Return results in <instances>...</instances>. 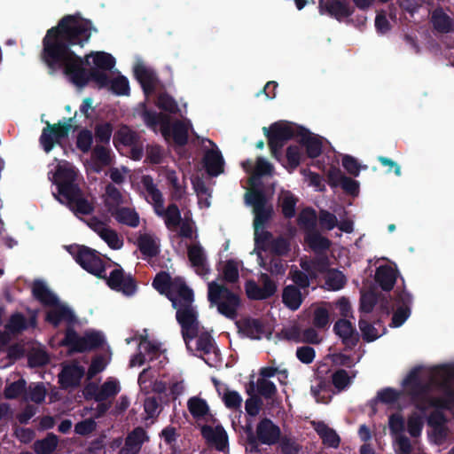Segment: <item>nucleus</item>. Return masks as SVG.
Segmentation results:
<instances>
[{
  "label": "nucleus",
  "mask_w": 454,
  "mask_h": 454,
  "mask_svg": "<svg viewBox=\"0 0 454 454\" xmlns=\"http://www.w3.org/2000/svg\"><path fill=\"white\" fill-rule=\"evenodd\" d=\"M174 278H171L168 272L160 271L156 274L152 285L160 294L167 296L169 293Z\"/></svg>",
  "instance_id": "47"
},
{
  "label": "nucleus",
  "mask_w": 454,
  "mask_h": 454,
  "mask_svg": "<svg viewBox=\"0 0 454 454\" xmlns=\"http://www.w3.org/2000/svg\"><path fill=\"white\" fill-rule=\"evenodd\" d=\"M176 318L181 326L182 336L185 342H188L199 334L198 314L192 306V303L178 306Z\"/></svg>",
  "instance_id": "9"
},
{
  "label": "nucleus",
  "mask_w": 454,
  "mask_h": 454,
  "mask_svg": "<svg viewBox=\"0 0 454 454\" xmlns=\"http://www.w3.org/2000/svg\"><path fill=\"white\" fill-rule=\"evenodd\" d=\"M32 294L43 306L54 305L59 300L42 280L34 281Z\"/></svg>",
  "instance_id": "31"
},
{
  "label": "nucleus",
  "mask_w": 454,
  "mask_h": 454,
  "mask_svg": "<svg viewBox=\"0 0 454 454\" xmlns=\"http://www.w3.org/2000/svg\"><path fill=\"white\" fill-rule=\"evenodd\" d=\"M120 391L119 384L114 380H106L95 394L94 399L97 402H104L110 397L115 396Z\"/></svg>",
  "instance_id": "50"
},
{
  "label": "nucleus",
  "mask_w": 454,
  "mask_h": 454,
  "mask_svg": "<svg viewBox=\"0 0 454 454\" xmlns=\"http://www.w3.org/2000/svg\"><path fill=\"white\" fill-rule=\"evenodd\" d=\"M174 144L177 146H184L188 143V128L181 121H176L172 124L169 123V135Z\"/></svg>",
  "instance_id": "42"
},
{
  "label": "nucleus",
  "mask_w": 454,
  "mask_h": 454,
  "mask_svg": "<svg viewBox=\"0 0 454 454\" xmlns=\"http://www.w3.org/2000/svg\"><path fill=\"white\" fill-rule=\"evenodd\" d=\"M246 203L253 207L254 229H264L266 223L271 219L273 207L267 206V197L262 190L253 189L245 194Z\"/></svg>",
  "instance_id": "7"
},
{
  "label": "nucleus",
  "mask_w": 454,
  "mask_h": 454,
  "mask_svg": "<svg viewBox=\"0 0 454 454\" xmlns=\"http://www.w3.org/2000/svg\"><path fill=\"white\" fill-rule=\"evenodd\" d=\"M166 297L172 302L173 308L192 303L194 301L192 289L186 285L184 279L181 277L174 278L169 293Z\"/></svg>",
  "instance_id": "13"
},
{
  "label": "nucleus",
  "mask_w": 454,
  "mask_h": 454,
  "mask_svg": "<svg viewBox=\"0 0 454 454\" xmlns=\"http://www.w3.org/2000/svg\"><path fill=\"white\" fill-rule=\"evenodd\" d=\"M269 250L276 256L286 255L290 250V243L287 239L278 236L271 239Z\"/></svg>",
  "instance_id": "60"
},
{
  "label": "nucleus",
  "mask_w": 454,
  "mask_h": 454,
  "mask_svg": "<svg viewBox=\"0 0 454 454\" xmlns=\"http://www.w3.org/2000/svg\"><path fill=\"white\" fill-rule=\"evenodd\" d=\"M388 427L394 436L402 435L405 430V421L400 413H393L388 417Z\"/></svg>",
  "instance_id": "64"
},
{
  "label": "nucleus",
  "mask_w": 454,
  "mask_h": 454,
  "mask_svg": "<svg viewBox=\"0 0 454 454\" xmlns=\"http://www.w3.org/2000/svg\"><path fill=\"white\" fill-rule=\"evenodd\" d=\"M109 214L121 224L127 225L131 228H136L139 225V215L134 208L120 207Z\"/></svg>",
  "instance_id": "30"
},
{
  "label": "nucleus",
  "mask_w": 454,
  "mask_h": 454,
  "mask_svg": "<svg viewBox=\"0 0 454 454\" xmlns=\"http://www.w3.org/2000/svg\"><path fill=\"white\" fill-rule=\"evenodd\" d=\"M27 382L24 379H20L9 385L4 388V396L6 399H16L22 394L26 393Z\"/></svg>",
  "instance_id": "57"
},
{
  "label": "nucleus",
  "mask_w": 454,
  "mask_h": 454,
  "mask_svg": "<svg viewBox=\"0 0 454 454\" xmlns=\"http://www.w3.org/2000/svg\"><path fill=\"white\" fill-rule=\"evenodd\" d=\"M261 287L254 280L249 279L245 284V290L248 299L253 301H263L270 298L277 292L276 283L267 273H261Z\"/></svg>",
  "instance_id": "12"
},
{
  "label": "nucleus",
  "mask_w": 454,
  "mask_h": 454,
  "mask_svg": "<svg viewBox=\"0 0 454 454\" xmlns=\"http://www.w3.org/2000/svg\"><path fill=\"white\" fill-rule=\"evenodd\" d=\"M258 258L261 260L260 266L271 275L283 276L286 273V264L279 256H273L269 262L263 260L261 254H258Z\"/></svg>",
  "instance_id": "44"
},
{
  "label": "nucleus",
  "mask_w": 454,
  "mask_h": 454,
  "mask_svg": "<svg viewBox=\"0 0 454 454\" xmlns=\"http://www.w3.org/2000/svg\"><path fill=\"white\" fill-rule=\"evenodd\" d=\"M105 342L104 336L99 332L85 333L80 336L74 326H67L65 336L60 340V346L66 347L70 353H84L102 347Z\"/></svg>",
  "instance_id": "5"
},
{
  "label": "nucleus",
  "mask_w": 454,
  "mask_h": 454,
  "mask_svg": "<svg viewBox=\"0 0 454 454\" xmlns=\"http://www.w3.org/2000/svg\"><path fill=\"white\" fill-rule=\"evenodd\" d=\"M421 367H414L403 380L404 394L416 410L425 414L429 407L451 411L454 408V367L442 365L429 380H423Z\"/></svg>",
  "instance_id": "2"
},
{
  "label": "nucleus",
  "mask_w": 454,
  "mask_h": 454,
  "mask_svg": "<svg viewBox=\"0 0 454 454\" xmlns=\"http://www.w3.org/2000/svg\"><path fill=\"white\" fill-rule=\"evenodd\" d=\"M236 325L239 333L250 339L259 340L264 333V325L258 318L246 317L237 321Z\"/></svg>",
  "instance_id": "24"
},
{
  "label": "nucleus",
  "mask_w": 454,
  "mask_h": 454,
  "mask_svg": "<svg viewBox=\"0 0 454 454\" xmlns=\"http://www.w3.org/2000/svg\"><path fill=\"white\" fill-rule=\"evenodd\" d=\"M105 207L108 213L121 207L124 203L123 196L120 190L112 184L106 186Z\"/></svg>",
  "instance_id": "39"
},
{
  "label": "nucleus",
  "mask_w": 454,
  "mask_h": 454,
  "mask_svg": "<svg viewBox=\"0 0 454 454\" xmlns=\"http://www.w3.org/2000/svg\"><path fill=\"white\" fill-rule=\"evenodd\" d=\"M94 136L90 129L81 128L77 130L75 146L82 153H88L92 149Z\"/></svg>",
  "instance_id": "43"
},
{
  "label": "nucleus",
  "mask_w": 454,
  "mask_h": 454,
  "mask_svg": "<svg viewBox=\"0 0 454 454\" xmlns=\"http://www.w3.org/2000/svg\"><path fill=\"white\" fill-rule=\"evenodd\" d=\"M431 23L434 29L442 34H447L453 28L450 17L446 14L441 7L433 11L431 15Z\"/></svg>",
  "instance_id": "34"
},
{
  "label": "nucleus",
  "mask_w": 454,
  "mask_h": 454,
  "mask_svg": "<svg viewBox=\"0 0 454 454\" xmlns=\"http://www.w3.org/2000/svg\"><path fill=\"white\" fill-rule=\"evenodd\" d=\"M323 10H325L331 17L338 21L349 18L354 12V8L346 0H319V11L321 13Z\"/></svg>",
  "instance_id": "18"
},
{
  "label": "nucleus",
  "mask_w": 454,
  "mask_h": 454,
  "mask_svg": "<svg viewBox=\"0 0 454 454\" xmlns=\"http://www.w3.org/2000/svg\"><path fill=\"white\" fill-rule=\"evenodd\" d=\"M273 235L270 231L264 229H254V245L256 249L268 251Z\"/></svg>",
  "instance_id": "58"
},
{
  "label": "nucleus",
  "mask_w": 454,
  "mask_h": 454,
  "mask_svg": "<svg viewBox=\"0 0 454 454\" xmlns=\"http://www.w3.org/2000/svg\"><path fill=\"white\" fill-rule=\"evenodd\" d=\"M46 393V388L43 382L31 383L27 390L26 389V398L37 404H41L44 402Z\"/></svg>",
  "instance_id": "55"
},
{
  "label": "nucleus",
  "mask_w": 454,
  "mask_h": 454,
  "mask_svg": "<svg viewBox=\"0 0 454 454\" xmlns=\"http://www.w3.org/2000/svg\"><path fill=\"white\" fill-rule=\"evenodd\" d=\"M207 299L210 304L215 305L218 312L225 317L234 320L238 317V310L241 305L240 297L227 286L219 285L215 281L210 282Z\"/></svg>",
  "instance_id": "4"
},
{
  "label": "nucleus",
  "mask_w": 454,
  "mask_h": 454,
  "mask_svg": "<svg viewBox=\"0 0 454 454\" xmlns=\"http://www.w3.org/2000/svg\"><path fill=\"white\" fill-rule=\"evenodd\" d=\"M298 127L291 122L277 121L269 128L264 127L262 129L264 135L268 138L271 155L275 159H279L281 150L287 141L298 137Z\"/></svg>",
  "instance_id": "6"
},
{
  "label": "nucleus",
  "mask_w": 454,
  "mask_h": 454,
  "mask_svg": "<svg viewBox=\"0 0 454 454\" xmlns=\"http://www.w3.org/2000/svg\"><path fill=\"white\" fill-rule=\"evenodd\" d=\"M156 215L164 217L165 224L169 230L179 226L183 221L180 209L176 203H170L166 209H157Z\"/></svg>",
  "instance_id": "33"
},
{
  "label": "nucleus",
  "mask_w": 454,
  "mask_h": 454,
  "mask_svg": "<svg viewBox=\"0 0 454 454\" xmlns=\"http://www.w3.org/2000/svg\"><path fill=\"white\" fill-rule=\"evenodd\" d=\"M333 332L338 335L347 350L353 349L359 341V334L351 324L346 318H340L333 325Z\"/></svg>",
  "instance_id": "17"
},
{
  "label": "nucleus",
  "mask_w": 454,
  "mask_h": 454,
  "mask_svg": "<svg viewBox=\"0 0 454 454\" xmlns=\"http://www.w3.org/2000/svg\"><path fill=\"white\" fill-rule=\"evenodd\" d=\"M141 182L143 187L151 197L154 211L156 212L157 209L159 211L164 206V200L161 192L157 188L156 184L153 183V177L149 175L143 176Z\"/></svg>",
  "instance_id": "36"
},
{
  "label": "nucleus",
  "mask_w": 454,
  "mask_h": 454,
  "mask_svg": "<svg viewBox=\"0 0 454 454\" xmlns=\"http://www.w3.org/2000/svg\"><path fill=\"white\" fill-rule=\"evenodd\" d=\"M297 223L306 234L313 232L317 228L316 210L309 207L303 208L298 215Z\"/></svg>",
  "instance_id": "41"
},
{
  "label": "nucleus",
  "mask_w": 454,
  "mask_h": 454,
  "mask_svg": "<svg viewBox=\"0 0 454 454\" xmlns=\"http://www.w3.org/2000/svg\"><path fill=\"white\" fill-rule=\"evenodd\" d=\"M358 326L362 333L364 340L367 342H372L380 337L378 330L374 327L372 324H371L366 319L360 318L358 322Z\"/></svg>",
  "instance_id": "62"
},
{
  "label": "nucleus",
  "mask_w": 454,
  "mask_h": 454,
  "mask_svg": "<svg viewBox=\"0 0 454 454\" xmlns=\"http://www.w3.org/2000/svg\"><path fill=\"white\" fill-rule=\"evenodd\" d=\"M305 240L309 247L316 253L326 251L331 246L329 239L322 236L317 231L306 234Z\"/></svg>",
  "instance_id": "45"
},
{
  "label": "nucleus",
  "mask_w": 454,
  "mask_h": 454,
  "mask_svg": "<svg viewBox=\"0 0 454 454\" xmlns=\"http://www.w3.org/2000/svg\"><path fill=\"white\" fill-rule=\"evenodd\" d=\"M85 374L84 368L77 363L65 365L59 374V383L63 389L76 387Z\"/></svg>",
  "instance_id": "19"
},
{
  "label": "nucleus",
  "mask_w": 454,
  "mask_h": 454,
  "mask_svg": "<svg viewBox=\"0 0 454 454\" xmlns=\"http://www.w3.org/2000/svg\"><path fill=\"white\" fill-rule=\"evenodd\" d=\"M298 199L290 191H282L278 197L281 213L286 219H292L296 214Z\"/></svg>",
  "instance_id": "35"
},
{
  "label": "nucleus",
  "mask_w": 454,
  "mask_h": 454,
  "mask_svg": "<svg viewBox=\"0 0 454 454\" xmlns=\"http://www.w3.org/2000/svg\"><path fill=\"white\" fill-rule=\"evenodd\" d=\"M188 410L195 419L205 417L209 412V407L206 400L200 397H191L187 403Z\"/></svg>",
  "instance_id": "48"
},
{
  "label": "nucleus",
  "mask_w": 454,
  "mask_h": 454,
  "mask_svg": "<svg viewBox=\"0 0 454 454\" xmlns=\"http://www.w3.org/2000/svg\"><path fill=\"white\" fill-rule=\"evenodd\" d=\"M379 301V294L373 291L362 294L359 309L364 313H371Z\"/></svg>",
  "instance_id": "61"
},
{
  "label": "nucleus",
  "mask_w": 454,
  "mask_h": 454,
  "mask_svg": "<svg viewBox=\"0 0 454 454\" xmlns=\"http://www.w3.org/2000/svg\"><path fill=\"white\" fill-rule=\"evenodd\" d=\"M148 440L146 431L142 427H135L128 434L125 439V445L133 450H139L143 443Z\"/></svg>",
  "instance_id": "46"
},
{
  "label": "nucleus",
  "mask_w": 454,
  "mask_h": 454,
  "mask_svg": "<svg viewBox=\"0 0 454 454\" xmlns=\"http://www.w3.org/2000/svg\"><path fill=\"white\" fill-rule=\"evenodd\" d=\"M298 142L305 147L308 157L314 159L322 153V142L318 137L303 127H298Z\"/></svg>",
  "instance_id": "21"
},
{
  "label": "nucleus",
  "mask_w": 454,
  "mask_h": 454,
  "mask_svg": "<svg viewBox=\"0 0 454 454\" xmlns=\"http://www.w3.org/2000/svg\"><path fill=\"white\" fill-rule=\"evenodd\" d=\"M114 127L108 122L96 124L94 128L95 139L97 143L108 145L113 135Z\"/></svg>",
  "instance_id": "52"
},
{
  "label": "nucleus",
  "mask_w": 454,
  "mask_h": 454,
  "mask_svg": "<svg viewBox=\"0 0 454 454\" xmlns=\"http://www.w3.org/2000/svg\"><path fill=\"white\" fill-rule=\"evenodd\" d=\"M253 392L254 383H251L250 389L247 390V394L251 396L246 400L245 410L249 416L255 417L259 414L263 403L260 396L252 395Z\"/></svg>",
  "instance_id": "56"
},
{
  "label": "nucleus",
  "mask_w": 454,
  "mask_h": 454,
  "mask_svg": "<svg viewBox=\"0 0 454 454\" xmlns=\"http://www.w3.org/2000/svg\"><path fill=\"white\" fill-rule=\"evenodd\" d=\"M424 427L423 415L412 412L407 419V431L411 437L417 438L420 436Z\"/></svg>",
  "instance_id": "54"
},
{
  "label": "nucleus",
  "mask_w": 454,
  "mask_h": 454,
  "mask_svg": "<svg viewBox=\"0 0 454 454\" xmlns=\"http://www.w3.org/2000/svg\"><path fill=\"white\" fill-rule=\"evenodd\" d=\"M98 29L90 20L82 18L80 12L63 16L58 24L46 31L43 38L41 59L53 74L62 69L71 82L83 88L90 81L99 88H106L110 78L106 73L115 66V59L107 52L96 51L84 58L77 55L72 48H82Z\"/></svg>",
  "instance_id": "1"
},
{
  "label": "nucleus",
  "mask_w": 454,
  "mask_h": 454,
  "mask_svg": "<svg viewBox=\"0 0 454 454\" xmlns=\"http://www.w3.org/2000/svg\"><path fill=\"white\" fill-rule=\"evenodd\" d=\"M137 246L145 257L153 258L160 254V245L152 234H140L137 239Z\"/></svg>",
  "instance_id": "32"
},
{
  "label": "nucleus",
  "mask_w": 454,
  "mask_h": 454,
  "mask_svg": "<svg viewBox=\"0 0 454 454\" xmlns=\"http://www.w3.org/2000/svg\"><path fill=\"white\" fill-rule=\"evenodd\" d=\"M302 295L301 290L294 286L289 285L284 287L282 293V301L290 309L296 310L302 303Z\"/></svg>",
  "instance_id": "38"
},
{
  "label": "nucleus",
  "mask_w": 454,
  "mask_h": 454,
  "mask_svg": "<svg viewBox=\"0 0 454 454\" xmlns=\"http://www.w3.org/2000/svg\"><path fill=\"white\" fill-rule=\"evenodd\" d=\"M110 89L113 93L118 96H128L130 91L129 80L123 76L119 75L116 78L110 79Z\"/></svg>",
  "instance_id": "59"
},
{
  "label": "nucleus",
  "mask_w": 454,
  "mask_h": 454,
  "mask_svg": "<svg viewBox=\"0 0 454 454\" xmlns=\"http://www.w3.org/2000/svg\"><path fill=\"white\" fill-rule=\"evenodd\" d=\"M77 174L69 165H58L53 175V184L57 186L58 194H53L61 204L66 205L75 215H91L95 207L89 200L76 183Z\"/></svg>",
  "instance_id": "3"
},
{
  "label": "nucleus",
  "mask_w": 454,
  "mask_h": 454,
  "mask_svg": "<svg viewBox=\"0 0 454 454\" xmlns=\"http://www.w3.org/2000/svg\"><path fill=\"white\" fill-rule=\"evenodd\" d=\"M256 437L259 442L266 445H274L281 437V430L270 419H262L256 427Z\"/></svg>",
  "instance_id": "16"
},
{
  "label": "nucleus",
  "mask_w": 454,
  "mask_h": 454,
  "mask_svg": "<svg viewBox=\"0 0 454 454\" xmlns=\"http://www.w3.org/2000/svg\"><path fill=\"white\" fill-rule=\"evenodd\" d=\"M117 266L110 272L109 277L106 276V284L114 291L132 296L137 290L136 279L131 274H126L120 265Z\"/></svg>",
  "instance_id": "10"
},
{
  "label": "nucleus",
  "mask_w": 454,
  "mask_h": 454,
  "mask_svg": "<svg viewBox=\"0 0 454 454\" xmlns=\"http://www.w3.org/2000/svg\"><path fill=\"white\" fill-rule=\"evenodd\" d=\"M47 126L43 129L39 141L46 153L51 152L55 144L60 145L61 140L68 137L70 132L69 124L58 123L51 124L46 121Z\"/></svg>",
  "instance_id": "11"
},
{
  "label": "nucleus",
  "mask_w": 454,
  "mask_h": 454,
  "mask_svg": "<svg viewBox=\"0 0 454 454\" xmlns=\"http://www.w3.org/2000/svg\"><path fill=\"white\" fill-rule=\"evenodd\" d=\"M134 75L140 83L145 95L154 92L159 82L155 72L143 64H137L134 67Z\"/></svg>",
  "instance_id": "22"
},
{
  "label": "nucleus",
  "mask_w": 454,
  "mask_h": 454,
  "mask_svg": "<svg viewBox=\"0 0 454 454\" xmlns=\"http://www.w3.org/2000/svg\"><path fill=\"white\" fill-rule=\"evenodd\" d=\"M27 320L20 312L13 313L5 325V329L12 334L20 333L27 330Z\"/></svg>",
  "instance_id": "49"
},
{
  "label": "nucleus",
  "mask_w": 454,
  "mask_h": 454,
  "mask_svg": "<svg viewBox=\"0 0 454 454\" xmlns=\"http://www.w3.org/2000/svg\"><path fill=\"white\" fill-rule=\"evenodd\" d=\"M187 255L192 265L196 268L197 274L204 276L209 273L206 255L200 245L190 246Z\"/></svg>",
  "instance_id": "28"
},
{
  "label": "nucleus",
  "mask_w": 454,
  "mask_h": 454,
  "mask_svg": "<svg viewBox=\"0 0 454 454\" xmlns=\"http://www.w3.org/2000/svg\"><path fill=\"white\" fill-rule=\"evenodd\" d=\"M200 432L207 442L215 446L218 451H224L228 449V435L222 426L218 425L215 427H212L211 426L204 425Z\"/></svg>",
  "instance_id": "20"
},
{
  "label": "nucleus",
  "mask_w": 454,
  "mask_h": 454,
  "mask_svg": "<svg viewBox=\"0 0 454 454\" xmlns=\"http://www.w3.org/2000/svg\"><path fill=\"white\" fill-rule=\"evenodd\" d=\"M139 137L137 132L130 129L127 125H122L114 136V145L118 149L120 145L124 146L137 145Z\"/></svg>",
  "instance_id": "37"
},
{
  "label": "nucleus",
  "mask_w": 454,
  "mask_h": 454,
  "mask_svg": "<svg viewBox=\"0 0 454 454\" xmlns=\"http://www.w3.org/2000/svg\"><path fill=\"white\" fill-rule=\"evenodd\" d=\"M90 226L99 234L100 238L106 242L112 249H120L122 246V241L119 239L117 232L114 230L103 227V223L97 218L91 219Z\"/></svg>",
  "instance_id": "29"
},
{
  "label": "nucleus",
  "mask_w": 454,
  "mask_h": 454,
  "mask_svg": "<svg viewBox=\"0 0 454 454\" xmlns=\"http://www.w3.org/2000/svg\"><path fill=\"white\" fill-rule=\"evenodd\" d=\"M312 426L324 445L331 448L339 447L340 437L334 429L329 427L324 421H313Z\"/></svg>",
  "instance_id": "27"
},
{
  "label": "nucleus",
  "mask_w": 454,
  "mask_h": 454,
  "mask_svg": "<svg viewBox=\"0 0 454 454\" xmlns=\"http://www.w3.org/2000/svg\"><path fill=\"white\" fill-rule=\"evenodd\" d=\"M440 409L433 411L427 417V425L434 428L437 433L443 431V426L447 422V419L444 413Z\"/></svg>",
  "instance_id": "63"
},
{
  "label": "nucleus",
  "mask_w": 454,
  "mask_h": 454,
  "mask_svg": "<svg viewBox=\"0 0 454 454\" xmlns=\"http://www.w3.org/2000/svg\"><path fill=\"white\" fill-rule=\"evenodd\" d=\"M50 307L52 308L46 312L44 320L53 327H58L61 322H66L68 326H73L76 323L74 311L68 306L60 303L59 300Z\"/></svg>",
  "instance_id": "14"
},
{
  "label": "nucleus",
  "mask_w": 454,
  "mask_h": 454,
  "mask_svg": "<svg viewBox=\"0 0 454 454\" xmlns=\"http://www.w3.org/2000/svg\"><path fill=\"white\" fill-rule=\"evenodd\" d=\"M395 302L397 309L393 314L390 326L400 327L411 315L412 296L405 290L395 291Z\"/></svg>",
  "instance_id": "15"
},
{
  "label": "nucleus",
  "mask_w": 454,
  "mask_h": 454,
  "mask_svg": "<svg viewBox=\"0 0 454 454\" xmlns=\"http://www.w3.org/2000/svg\"><path fill=\"white\" fill-rule=\"evenodd\" d=\"M70 254L84 270L98 278H106V264L97 250L81 245L77 246L75 253L70 251Z\"/></svg>",
  "instance_id": "8"
},
{
  "label": "nucleus",
  "mask_w": 454,
  "mask_h": 454,
  "mask_svg": "<svg viewBox=\"0 0 454 454\" xmlns=\"http://www.w3.org/2000/svg\"><path fill=\"white\" fill-rule=\"evenodd\" d=\"M346 277L339 270L331 269L325 277V285L329 290L338 291L346 285Z\"/></svg>",
  "instance_id": "51"
},
{
  "label": "nucleus",
  "mask_w": 454,
  "mask_h": 454,
  "mask_svg": "<svg viewBox=\"0 0 454 454\" xmlns=\"http://www.w3.org/2000/svg\"><path fill=\"white\" fill-rule=\"evenodd\" d=\"M397 278V270L389 265H381L376 269L375 281L383 291L393 289Z\"/></svg>",
  "instance_id": "26"
},
{
  "label": "nucleus",
  "mask_w": 454,
  "mask_h": 454,
  "mask_svg": "<svg viewBox=\"0 0 454 454\" xmlns=\"http://www.w3.org/2000/svg\"><path fill=\"white\" fill-rule=\"evenodd\" d=\"M224 160L219 149H208L203 157V166L210 176H217L223 172Z\"/></svg>",
  "instance_id": "23"
},
{
  "label": "nucleus",
  "mask_w": 454,
  "mask_h": 454,
  "mask_svg": "<svg viewBox=\"0 0 454 454\" xmlns=\"http://www.w3.org/2000/svg\"><path fill=\"white\" fill-rule=\"evenodd\" d=\"M155 105L160 110L169 114H176L179 111L176 101L167 92H160L158 95Z\"/></svg>",
  "instance_id": "53"
},
{
  "label": "nucleus",
  "mask_w": 454,
  "mask_h": 454,
  "mask_svg": "<svg viewBox=\"0 0 454 454\" xmlns=\"http://www.w3.org/2000/svg\"><path fill=\"white\" fill-rule=\"evenodd\" d=\"M59 444V437L53 433H48L47 435L34 442V450L36 454H52Z\"/></svg>",
  "instance_id": "40"
},
{
  "label": "nucleus",
  "mask_w": 454,
  "mask_h": 454,
  "mask_svg": "<svg viewBox=\"0 0 454 454\" xmlns=\"http://www.w3.org/2000/svg\"><path fill=\"white\" fill-rule=\"evenodd\" d=\"M142 118L145 125L153 129H155L159 124H161V134L168 139V136L169 135V121L166 115L153 110L145 109L142 112Z\"/></svg>",
  "instance_id": "25"
}]
</instances>
